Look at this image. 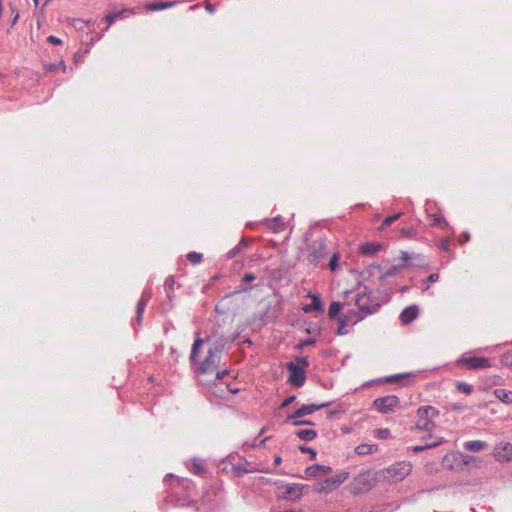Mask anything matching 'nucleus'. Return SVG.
Segmentation results:
<instances>
[{
	"label": "nucleus",
	"instance_id": "69168bd1",
	"mask_svg": "<svg viewBox=\"0 0 512 512\" xmlns=\"http://www.w3.org/2000/svg\"><path fill=\"white\" fill-rule=\"evenodd\" d=\"M281 462H282V458H281L280 456H276V457L274 458V463H275L276 465H279Z\"/></svg>",
	"mask_w": 512,
	"mask_h": 512
},
{
	"label": "nucleus",
	"instance_id": "e433bc0d",
	"mask_svg": "<svg viewBox=\"0 0 512 512\" xmlns=\"http://www.w3.org/2000/svg\"><path fill=\"white\" fill-rule=\"evenodd\" d=\"M400 234L403 238L412 239L417 236V230L413 227L402 228Z\"/></svg>",
	"mask_w": 512,
	"mask_h": 512
},
{
	"label": "nucleus",
	"instance_id": "f704fd0d",
	"mask_svg": "<svg viewBox=\"0 0 512 512\" xmlns=\"http://www.w3.org/2000/svg\"><path fill=\"white\" fill-rule=\"evenodd\" d=\"M202 259L203 255L201 253L193 251L187 254V260L193 265L199 264Z\"/></svg>",
	"mask_w": 512,
	"mask_h": 512
},
{
	"label": "nucleus",
	"instance_id": "774afa93",
	"mask_svg": "<svg viewBox=\"0 0 512 512\" xmlns=\"http://www.w3.org/2000/svg\"><path fill=\"white\" fill-rule=\"evenodd\" d=\"M229 391L232 393H236L238 390L237 389L234 390V388H231V389H229Z\"/></svg>",
	"mask_w": 512,
	"mask_h": 512
},
{
	"label": "nucleus",
	"instance_id": "c756f323",
	"mask_svg": "<svg viewBox=\"0 0 512 512\" xmlns=\"http://www.w3.org/2000/svg\"><path fill=\"white\" fill-rule=\"evenodd\" d=\"M296 436L305 441H312L316 438L317 432L314 429H300L296 431Z\"/></svg>",
	"mask_w": 512,
	"mask_h": 512
},
{
	"label": "nucleus",
	"instance_id": "3c124183",
	"mask_svg": "<svg viewBox=\"0 0 512 512\" xmlns=\"http://www.w3.org/2000/svg\"><path fill=\"white\" fill-rule=\"evenodd\" d=\"M469 240H470V235L468 232L462 233L458 238V241L460 244H464V243L468 242Z\"/></svg>",
	"mask_w": 512,
	"mask_h": 512
},
{
	"label": "nucleus",
	"instance_id": "864d4df0",
	"mask_svg": "<svg viewBox=\"0 0 512 512\" xmlns=\"http://www.w3.org/2000/svg\"><path fill=\"white\" fill-rule=\"evenodd\" d=\"M295 400H296V396L291 395V396L287 397V398L282 402L281 407H286V406L290 405L291 403H293Z\"/></svg>",
	"mask_w": 512,
	"mask_h": 512
},
{
	"label": "nucleus",
	"instance_id": "bf43d9fd",
	"mask_svg": "<svg viewBox=\"0 0 512 512\" xmlns=\"http://www.w3.org/2000/svg\"><path fill=\"white\" fill-rule=\"evenodd\" d=\"M205 10L210 13V14H213L216 10L215 6L210 4V3H206L205 4Z\"/></svg>",
	"mask_w": 512,
	"mask_h": 512
},
{
	"label": "nucleus",
	"instance_id": "aec40b11",
	"mask_svg": "<svg viewBox=\"0 0 512 512\" xmlns=\"http://www.w3.org/2000/svg\"><path fill=\"white\" fill-rule=\"evenodd\" d=\"M174 285H175V279L174 276H168L164 282L163 289L166 293V297L168 300L169 307L171 308L172 302L174 299Z\"/></svg>",
	"mask_w": 512,
	"mask_h": 512
},
{
	"label": "nucleus",
	"instance_id": "39448f33",
	"mask_svg": "<svg viewBox=\"0 0 512 512\" xmlns=\"http://www.w3.org/2000/svg\"><path fill=\"white\" fill-rule=\"evenodd\" d=\"M221 352L222 347L220 345H214L210 347L204 361L199 364L197 373L206 374L216 371L220 363Z\"/></svg>",
	"mask_w": 512,
	"mask_h": 512
},
{
	"label": "nucleus",
	"instance_id": "4c0bfd02",
	"mask_svg": "<svg viewBox=\"0 0 512 512\" xmlns=\"http://www.w3.org/2000/svg\"><path fill=\"white\" fill-rule=\"evenodd\" d=\"M403 267L404 265H394L390 267L383 275H381L380 278L385 279L388 277L395 276Z\"/></svg>",
	"mask_w": 512,
	"mask_h": 512
},
{
	"label": "nucleus",
	"instance_id": "ea45409f",
	"mask_svg": "<svg viewBox=\"0 0 512 512\" xmlns=\"http://www.w3.org/2000/svg\"><path fill=\"white\" fill-rule=\"evenodd\" d=\"M316 343V340L313 339V338H308V339H305V340H302L300 341L297 345H296V349L298 350H301L307 346H311V345H314Z\"/></svg>",
	"mask_w": 512,
	"mask_h": 512
},
{
	"label": "nucleus",
	"instance_id": "6e6552de",
	"mask_svg": "<svg viewBox=\"0 0 512 512\" xmlns=\"http://www.w3.org/2000/svg\"><path fill=\"white\" fill-rule=\"evenodd\" d=\"M309 262L317 265L328 254L327 245L324 239H316L307 246Z\"/></svg>",
	"mask_w": 512,
	"mask_h": 512
},
{
	"label": "nucleus",
	"instance_id": "f3484780",
	"mask_svg": "<svg viewBox=\"0 0 512 512\" xmlns=\"http://www.w3.org/2000/svg\"><path fill=\"white\" fill-rule=\"evenodd\" d=\"M354 321H355V315L353 314V311H351L350 313H346L343 316L339 317L338 318V322H339L338 334L345 335L347 333V331L345 330V327L350 323L356 324L357 322H354Z\"/></svg>",
	"mask_w": 512,
	"mask_h": 512
},
{
	"label": "nucleus",
	"instance_id": "79ce46f5",
	"mask_svg": "<svg viewBox=\"0 0 512 512\" xmlns=\"http://www.w3.org/2000/svg\"><path fill=\"white\" fill-rule=\"evenodd\" d=\"M501 363L505 366L512 367V352L504 353L501 356Z\"/></svg>",
	"mask_w": 512,
	"mask_h": 512
},
{
	"label": "nucleus",
	"instance_id": "6e6d98bb",
	"mask_svg": "<svg viewBox=\"0 0 512 512\" xmlns=\"http://www.w3.org/2000/svg\"><path fill=\"white\" fill-rule=\"evenodd\" d=\"M253 287L252 286H248V287H241V288H238L236 290H234L231 295H237V294H241L243 292H246V291H249L251 290Z\"/></svg>",
	"mask_w": 512,
	"mask_h": 512
},
{
	"label": "nucleus",
	"instance_id": "e2e57ef3",
	"mask_svg": "<svg viewBox=\"0 0 512 512\" xmlns=\"http://www.w3.org/2000/svg\"><path fill=\"white\" fill-rule=\"evenodd\" d=\"M215 372H216V378H217V379L222 378L224 375H226V374L228 373V371H227V370H223V371H218V370H216Z\"/></svg>",
	"mask_w": 512,
	"mask_h": 512
},
{
	"label": "nucleus",
	"instance_id": "4be33fe9",
	"mask_svg": "<svg viewBox=\"0 0 512 512\" xmlns=\"http://www.w3.org/2000/svg\"><path fill=\"white\" fill-rule=\"evenodd\" d=\"M267 226L274 233H278L280 231L285 230V223H284L283 218L281 216H276V217H274L272 219H268L267 220Z\"/></svg>",
	"mask_w": 512,
	"mask_h": 512
},
{
	"label": "nucleus",
	"instance_id": "b1692460",
	"mask_svg": "<svg viewBox=\"0 0 512 512\" xmlns=\"http://www.w3.org/2000/svg\"><path fill=\"white\" fill-rule=\"evenodd\" d=\"M330 405L329 402L321 403V404H304L300 407L301 413H303L305 416L310 415L314 413L317 410H320L322 408L328 407Z\"/></svg>",
	"mask_w": 512,
	"mask_h": 512
},
{
	"label": "nucleus",
	"instance_id": "8fccbe9b",
	"mask_svg": "<svg viewBox=\"0 0 512 512\" xmlns=\"http://www.w3.org/2000/svg\"><path fill=\"white\" fill-rule=\"evenodd\" d=\"M43 69L45 72H52V71L58 69V65L51 64V63H43Z\"/></svg>",
	"mask_w": 512,
	"mask_h": 512
},
{
	"label": "nucleus",
	"instance_id": "9b49d317",
	"mask_svg": "<svg viewBox=\"0 0 512 512\" xmlns=\"http://www.w3.org/2000/svg\"><path fill=\"white\" fill-rule=\"evenodd\" d=\"M399 403V398L395 395H388L380 398H376L373 402L374 407L380 413H389Z\"/></svg>",
	"mask_w": 512,
	"mask_h": 512
},
{
	"label": "nucleus",
	"instance_id": "a18cd8bd",
	"mask_svg": "<svg viewBox=\"0 0 512 512\" xmlns=\"http://www.w3.org/2000/svg\"><path fill=\"white\" fill-rule=\"evenodd\" d=\"M439 248L443 251H448L450 248V240L448 238H443L439 241Z\"/></svg>",
	"mask_w": 512,
	"mask_h": 512
},
{
	"label": "nucleus",
	"instance_id": "dca6fc26",
	"mask_svg": "<svg viewBox=\"0 0 512 512\" xmlns=\"http://www.w3.org/2000/svg\"><path fill=\"white\" fill-rule=\"evenodd\" d=\"M135 14L134 9L131 8H124L118 12L108 13L105 16V20L107 21L108 25H111L116 20L126 18L130 15Z\"/></svg>",
	"mask_w": 512,
	"mask_h": 512
},
{
	"label": "nucleus",
	"instance_id": "20e7f679",
	"mask_svg": "<svg viewBox=\"0 0 512 512\" xmlns=\"http://www.w3.org/2000/svg\"><path fill=\"white\" fill-rule=\"evenodd\" d=\"M412 471V465L408 461H400L385 468L381 471V475L385 480L390 482H400L404 480Z\"/></svg>",
	"mask_w": 512,
	"mask_h": 512
},
{
	"label": "nucleus",
	"instance_id": "37998d69",
	"mask_svg": "<svg viewBox=\"0 0 512 512\" xmlns=\"http://www.w3.org/2000/svg\"><path fill=\"white\" fill-rule=\"evenodd\" d=\"M299 450L302 452V453H307V454H310L311 455V459H315L316 458V451L311 448V447H307V446H304V445H301L299 446Z\"/></svg>",
	"mask_w": 512,
	"mask_h": 512
},
{
	"label": "nucleus",
	"instance_id": "bb28decb",
	"mask_svg": "<svg viewBox=\"0 0 512 512\" xmlns=\"http://www.w3.org/2000/svg\"><path fill=\"white\" fill-rule=\"evenodd\" d=\"M378 450V445L376 444H360L355 448V452L358 455H369L373 454Z\"/></svg>",
	"mask_w": 512,
	"mask_h": 512
},
{
	"label": "nucleus",
	"instance_id": "338daca9",
	"mask_svg": "<svg viewBox=\"0 0 512 512\" xmlns=\"http://www.w3.org/2000/svg\"><path fill=\"white\" fill-rule=\"evenodd\" d=\"M266 431V427H263L260 432H259V436L263 435Z\"/></svg>",
	"mask_w": 512,
	"mask_h": 512
},
{
	"label": "nucleus",
	"instance_id": "0e129e2a",
	"mask_svg": "<svg viewBox=\"0 0 512 512\" xmlns=\"http://www.w3.org/2000/svg\"><path fill=\"white\" fill-rule=\"evenodd\" d=\"M57 65H58V68H61L63 70V72L66 71L67 67H66V64H65V62L63 60H61L59 63H57Z\"/></svg>",
	"mask_w": 512,
	"mask_h": 512
},
{
	"label": "nucleus",
	"instance_id": "a878e982",
	"mask_svg": "<svg viewBox=\"0 0 512 512\" xmlns=\"http://www.w3.org/2000/svg\"><path fill=\"white\" fill-rule=\"evenodd\" d=\"M494 395L497 399H499L503 403H506V404L512 403V391H510V390L499 388L494 391Z\"/></svg>",
	"mask_w": 512,
	"mask_h": 512
},
{
	"label": "nucleus",
	"instance_id": "4d7b16f0",
	"mask_svg": "<svg viewBox=\"0 0 512 512\" xmlns=\"http://www.w3.org/2000/svg\"><path fill=\"white\" fill-rule=\"evenodd\" d=\"M438 279H439V274L438 273H432V274H430L428 276L427 282L428 283H433V282H436Z\"/></svg>",
	"mask_w": 512,
	"mask_h": 512
},
{
	"label": "nucleus",
	"instance_id": "423d86ee",
	"mask_svg": "<svg viewBox=\"0 0 512 512\" xmlns=\"http://www.w3.org/2000/svg\"><path fill=\"white\" fill-rule=\"evenodd\" d=\"M456 365L458 367H464L468 370H481L490 368L492 363L490 359L486 357L469 356L464 354L459 359H457Z\"/></svg>",
	"mask_w": 512,
	"mask_h": 512
},
{
	"label": "nucleus",
	"instance_id": "f03ea898",
	"mask_svg": "<svg viewBox=\"0 0 512 512\" xmlns=\"http://www.w3.org/2000/svg\"><path fill=\"white\" fill-rule=\"evenodd\" d=\"M375 477L372 471L363 470L350 482L348 489L354 494L358 495L369 491L375 485Z\"/></svg>",
	"mask_w": 512,
	"mask_h": 512
},
{
	"label": "nucleus",
	"instance_id": "9d476101",
	"mask_svg": "<svg viewBox=\"0 0 512 512\" xmlns=\"http://www.w3.org/2000/svg\"><path fill=\"white\" fill-rule=\"evenodd\" d=\"M286 368L289 371L288 382L295 387H302L306 380V372L303 367L293 362H288Z\"/></svg>",
	"mask_w": 512,
	"mask_h": 512
},
{
	"label": "nucleus",
	"instance_id": "13d9d810",
	"mask_svg": "<svg viewBox=\"0 0 512 512\" xmlns=\"http://www.w3.org/2000/svg\"><path fill=\"white\" fill-rule=\"evenodd\" d=\"M401 258H402V260L404 261V264H403V265H404V267H405V266H407V265H409V260H410V258H411V257H410V255L408 254V252H405V251H404V252H402V257H401Z\"/></svg>",
	"mask_w": 512,
	"mask_h": 512
},
{
	"label": "nucleus",
	"instance_id": "6ab92c4d",
	"mask_svg": "<svg viewBox=\"0 0 512 512\" xmlns=\"http://www.w3.org/2000/svg\"><path fill=\"white\" fill-rule=\"evenodd\" d=\"M309 296L311 297L312 301H311L310 305H307L306 307L303 308L304 312H306V313H309L312 311L322 312L324 307H323V303H322L320 296L316 295V294H309Z\"/></svg>",
	"mask_w": 512,
	"mask_h": 512
},
{
	"label": "nucleus",
	"instance_id": "0eeeda50",
	"mask_svg": "<svg viewBox=\"0 0 512 512\" xmlns=\"http://www.w3.org/2000/svg\"><path fill=\"white\" fill-rule=\"evenodd\" d=\"M349 478V472L342 471L336 475L326 478L324 481L318 483L314 490L318 493H329L339 487Z\"/></svg>",
	"mask_w": 512,
	"mask_h": 512
},
{
	"label": "nucleus",
	"instance_id": "a211bd4d",
	"mask_svg": "<svg viewBox=\"0 0 512 512\" xmlns=\"http://www.w3.org/2000/svg\"><path fill=\"white\" fill-rule=\"evenodd\" d=\"M176 4H177L176 1L159 0V1L148 3L145 6V8L148 11H160V10L172 8V7L176 6Z\"/></svg>",
	"mask_w": 512,
	"mask_h": 512
},
{
	"label": "nucleus",
	"instance_id": "de8ad7c7",
	"mask_svg": "<svg viewBox=\"0 0 512 512\" xmlns=\"http://www.w3.org/2000/svg\"><path fill=\"white\" fill-rule=\"evenodd\" d=\"M47 42L53 45H61L63 43L60 38L53 35L47 37Z\"/></svg>",
	"mask_w": 512,
	"mask_h": 512
},
{
	"label": "nucleus",
	"instance_id": "a19ab883",
	"mask_svg": "<svg viewBox=\"0 0 512 512\" xmlns=\"http://www.w3.org/2000/svg\"><path fill=\"white\" fill-rule=\"evenodd\" d=\"M457 389L465 394H470L473 390L472 386L465 382H459L457 384Z\"/></svg>",
	"mask_w": 512,
	"mask_h": 512
},
{
	"label": "nucleus",
	"instance_id": "412c9836",
	"mask_svg": "<svg viewBox=\"0 0 512 512\" xmlns=\"http://www.w3.org/2000/svg\"><path fill=\"white\" fill-rule=\"evenodd\" d=\"M305 415L301 413V409H297L293 414L287 416V421L291 422L294 426L299 425H313L310 420H298V418L304 417Z\"/></svg>",
	"mask_w": 512,
	"mask_h": 512
},
{
	"label": "nucleus",
	"instance_id": "ddd939ff",
	"mask_svg": "<svg viewBox=\"0 0 512 512\" xmlns=\"http://www.w3.org/2000/svg\"><path fill=\"white\" fill-rule=\"evenodd\" d=\"M152 297V292L150 289H145L142 294H141V297L140 299L138 300L137 302V305H136V322L138 325H140L142 323V319H143V314H144V311H145V308L148 304V302L150 301Z\"/></svg>",
	"mask_w": 512,
	"mask_h": 512
},
{
	"label": "nucleus",
	"instance_id": "5fc2aeb1",
	"mask_svg": "<svg viewBox=\"0 0 512 512\" xmlns=\"http://www.w3.org/2000/svg\"><path fill=\"white\" fill-rule=\"evenodd\" d=\"M268 439H269V437H266V438H264V439H262V440H259V441H258V439H255L251 446H252L253 448L261 447V446H263V445L265 444V442H266Z\"/></svg>",
	"mask_w": 512,
	"mask_h": 512
},
{
	"label": "nucleus",
	"instance_id": "cd10ccee",
	"mask_svg": "<svg viewBox=\"0 0 512 512\" xmlns=\"http://www.w3.org/2000/svg\"><path fill=\"white\" fill-rule=\"evenodd\" d=\"M247 248V242L245 241V239H241L237 245H235L232 249H230L228 252H227V258L228 259H232V258H235L237 255H239L240 253H242L244 251V249Z\"/></svg>",
	"mask_w": 512,
	"mask_h": 512
},
{
	"label": "nucleus",
	"instance_id": "2f4dec72",
	"mask_svg": "<svg viewBox=\"0 0 512 512\" xmlns=\"http://www.w3.org/2000/svg\"><path fill=\"white\" fill-rule=\"evenodd\" d=\"M203 339L197 337L192 345V349H191V354H190V361L192 363L195 362L196 360V356L198 355L199 353V350H200V347L201 345L203 344Z\"/></svg>",
	"mask_w": 512,
	"mask_h": 512
},
{
	"label": "nucleus",
	"instance_id": "680f3d73",
	"mask_svg": "<svg viewBox=\"0 0 512 512\" xmlns=\"http://www.w3.org/2000/svg\"><path fill=\"white\" fill-rule=\"evenodd\" d=\"M405 376H406L405 374H399V375L390 376V377L387 378V381L388 382H395L396 380H398L400 378H403Z\"/></svg>",
	"mask_w": 512,
	"mask_h": 512
},
{
	"label": "nucleus",
	"instance_id": "052dcab7",
	"mask_svg": "<svg viewBox=\"0 0 512 512\" xmlns=\"http://www.w3.org/2000/svg\"><path fill=\"white\" fill-rule=\"evenodd\" d=\"M235 471H236V474H237L238 476H242L244 473H247V472H248V470H247V469H245V468H243V467H241V466H237V467H235Z\"/></svg>",
	"mask_w": 512,
	"mask_h": 512
},
{
	"label": "nucleus",
	"instance_id": "c85d7f7f",
	"mask_svg": "<svg viewBox=\"0 0 512 512\" xmlns=\"http://www.w3.org/2000/svg\"><path fill=\"white\" fill-rule=\"evenodd\" d=\"M188 469L195 475H201L205 470L203 462L200 459H192L188 465Z\"/></svg>",
	"mask_w": 512,
	"mask_h": 512
},
{
	"label": "nucleus",
	"instance_id": "7ed1b4c3",
	"mask_svg": "<svg viewBox=\"0 0 512 512\" xmlns=\"http://www.w3.org/2000/svg\"><path fill=\"white\" fill-rule=\"evenodd\" d=\"M355 304L359 311H353L355 315L354 322L361 321L365 316L375 313L379 308V304L371 299L370 293H366L365 291L357 294Z\"/></svg>",
	"mask_w": 512,
	"mask_h": 512
},
{
	"label": "nucleus",
	"instance_id": "5701e85b",
	"mask_svg": "<svg viewBox=\"0 0 512 512\" xmlns=\"http://www.w3.org/2000/svg\"><path fill=\"white\" fill-rule=\"evenodd\" d=\"M382 248V245L380 243L376 242H366L360 247V252L363 255H374L375 253L379 252Z\"/></svg>",
	"mask_w": 512,
	"mask_h": 512
},
{
	"label": "nucleus",
	"instance_id": "f8f14e48",
	"mask_svg": "<svg viewBox=\"0 0 512 512\" xmlns=\"http://www.w3.org/2000/svg\"><path fill=\"white\" fill-rule=\"evenodd\" d=\"M493 456L499 462H511L512 444L509 442H500L496 444L493 450Z\"/></svg>",
	"mask_w": 512,
	"mask_h": 512
},
{
	"label": "nucleus",
	"instance_id": "f257e3e1",
	"mask_svg": "<svg viewBox=\"0 0 512 512\" xmlns=\"http://www.w3.org/2000/svg\"><path fill=\"white\" fill-rule=\"evenodd\" d=\"M439 414V411L433 406H422L417 410V420L415 429L430 433L434 428L433 418ZM432 435L428 434V438Z\"/></svg>",
	"mask_w": 512,
	"mask_h": 512
},
{
	"label": "nucleus",
	"instance_id": "473e14b6",
	"mask_svg": "<svg viewBox=\"0 0 512 512\" xmlns=\"http://www.w3.org/2000/svg\"><path fill=\"white\" fill-rule=\"evenodd\" d=\"M341 309V304L339 302H332L328 309V316L331 319H334L338 316Z\"/></svg>",
	"mask_w": 512,
	"mask_h": 512
},
{
	"label": "nucleus",
	"instance_id": "c03bdc74",
	"mask_svg": "<svg viewBox=\"0 0 512 512\" xmlns=\"http://www.w3.org/2000/svg\"><path fill=\"white\" fill-rule=\"evenodd\" d=\"M295 360V364L299 365L300 367H303L304 370L309 366L308 357H297Z\"/></svg>",
	"mask_w": 512,
	"mask_h": 512
},
{
	"label": "nucleus",
	"instance_id": "393cba45",
	"mask_svg": "<svg viewBox=\"0 0 512 512\" xmlns=\"http://www.w3.org/2000/svg\"><path fill=\"white\" fill-rule=\"evenodd\" d=\"M487 443L481 440H472L464 443V448L467 451L478 452L487 447Z\"/></svg>",
	"mask_w": 512,
	"mask_h": 512
},
{
	"label": "nucleus",
	"instance_id": "1a4fd4ad",
	"mask_svg": "<svg viewBox=\"0 0 512 512\" xmlns=\"http://www.w3.org/2000/svg\"><path fill=\"white\" fill-rule=\"evenodd\" d=\"M306 486L300 483L282 485L278 487L279 498L284 500H299L303 496V490Z\"/></svg>",
	"mask_w": 512,
	"mask_h": 512
},
{
	"label": "nucleus",
	"instance_id": "72a5a7b5",
	"mask_svg": "<svg viewBox=\"0 0 512 512\" xmlns=\"http://www.w3.org/2000/svg\"><path fill=\"white\" fill-rule=\"evenodd\" d=\"M402 213H396L394 215L386 217L382 225L380 226V230L385 229L386 227H389L392 223H394L396 220H398L401 217Z\"/></svg>",
	"mask_w": 512,
	"mask_h": 512
},
{
	"label": "nucleus",
	"instance_id": "4468645a",
	"mask_svg": "<svg viewBox=\"0 0 512 512\" xmlns=\"http://www.w3.org/2000/svg\"><path fill=\"white\" fill-rule=\"evenodd\" d=\"M418 307L411 305L406 307L400 314V320L403 324H409L418 317Z\"/></svg>",
	"mask_w": 512,
	"mask_h": 512
},
{
	"label": "nucleus",
	"instance_id": "49530a36",
	"mask_svg": "<svg viewBox=\"0 0 512 512\" xmlns=\"http://www.w3.org/2000/svg\"><path fill=\"white\" fill-rule=\"evenodd\" d=\"M10 8H11L12 16H13V17H12V20H11V26H14V25L17 23L18 19H19V12H18V10H17L15 7H13V6H11Z\"/></svg>",
	"mask_w": 512,
	"mask_h": 512
},
{
	"label": "nucleus",
	"instance_id": "603ef678",
	"mask_svg": "<svg viewBox=\"0 0 512 512\" xmlns=\"http://www.w3.org/2000/svg\"><path fill=\"white\" fill-rule=\"evenodd\" d=\"M256 279V276L253 273H245L242 282H251Z\"/></svg>",
	"mask_w": 512,
	"mask_h": 512
},
{
	"label": "nucleus",
	"instance_id": "7c9ffc66",
	"mask_svg": "<svg viewBox=\"0 0 512 512\" xmlns=\"http://www.w3.org/2000/svg\"><path fill=\"white\" fill-rule=\"evenodd\" d=\"M443 442V438H439L438 440L436 441H432L431 444H423V445H416V446H413L411 448V450L415 453H418V452H422L424 450H427V449H431V448H434L438 445H440L441 443Z\"/></svg>",
	"mask_w": 512,
	"mask_h": 512
},
{
	"label": "nucleus",
	"instance_id": "58836bf2",
	"mask_svg": "<svg viewBox=\"0 0 512 512\" xmlns=\"http://www.w3.org/2000/svg\"><path fill=\"white\" fill-rule=\"evenodd\" d=\"M338 262H339V255H338V253H333V255H332V257H331V259L329 261V264H328L329 269L331 271H336L337 268H338Z\"/></svg>",
	"mask_w": 512,
	"mask_h": 512
},
{
	"label": "nucleus",
	"instance_id": "2eb2a0df",
	"mask_svg": "<svg viewBox=\"0 0 512 512\" xmlns=\"http://www.w3.org/2000/svg\"><path fill=\"white\" fill-rule=\"evenodd\" d=\"M332 471L330 466L315 464L305 469V473L310 477H318L321 475L328 474Z\"/></svg>",
	"mask_w": 512,
	"mask_h": 512
},
{
	"label": "nucleus",
	"instance_id": "09e8293b",
	"mask_svg": "<svg viewBox=\"0 0 512 512\" xmlns=\"http://www.w3.org/2000/svg\"><path fill=\"white\" fill-rule=\"evenodd\" d=\"M376 433H377V437H379V438H381V439H386V438H388V436H389V434H390V432H389V430H388V429H378V430L376 431Z\"/></svg>",
	"mask_w": 512,
	"mask_h": 512
},
{
	"label": "nucleus",
	"instance_id": "c9c22d12",
	"mask_svg": "<svg viewBox=\"0 0 512 512\" xmlns=\"http://www.w3.org/2000/svg\"><path fill=\"white\" fill-rule=\"evenodd\" d=\"M429 217L432 218V224L433 226H440L442 228H446L449 226V224L446 222V220L442 217V216H439V215H429Z\"/></svg>",
	"mask_w": 512,
	"mask_h": 512
}]
</instances>
